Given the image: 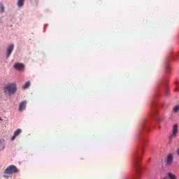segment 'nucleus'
Masks as SVG:
<instances>
[{
  "label": "nucleus",
  "mask_w": 179,
  "mask_h": 179,
  "mask_svg": "<svg viewBox=\"0 0 179 179\" xmlns=\"http://www.w3.org/2000/svg\"><path fill=\"white\" fill-rule=\"evenodd\" d=\"M3 177H4V178H7V179L9 178V176H8V175H4Z\"/></svg>",
  "instance_id": "obj_18"
},
{
  "label": "nucleus",
  "mask_w": 179,
  "mask_h": 179,
  "mask_svg": "<svg viewBox=\"0 0 179 179\" xmlns=\"http://www.w3.org/2000/svg\"><path fill=\"white\" fill-rule=\"evenodd\" d=\"M13 68L17 71H20V72H22V71H24V64L22 63H15L13 65Z\"/></svg>",
  "instance_id": "obj_7"
},
{
  "label": "nucleus",
  "mask_w": 179,
  "mask_h": 179,
  "mask_svg": "<svg viewBox=\"0 0 179 179\" xmlns=\"http://www.w3.org/2000/svg\"><path fill=\"white\" fill-rule=\"evenodd\" d=\"M5 149V141L0 140V150Z\"/></svg>",
  "instance_id": "obj_12"
},
{
  "label": "nucleus",
  "mask_w": 179,
  "mask_h": 179,
  "mask_svg": "<svg viewBox=\"0 0 179 179\" xmlns=\"http://www.w3.org/2000/svg\"><path fill=\"white\" fill-rule=\"evenodd\" d=\"M27 104V102L26 101H23L21 103H20V105H19L20 111H23V110H26Z\"/></svg>",
  "instance_id": "obj_8"
},
{
  "label": "nucleus",
  "mask_w": 179,
  "mask_h": 179,
  "mask_svg": "<svg viewBox=\"0 0 179 179\" xmlns=\"http://www.w3.org/2000/svg\"><path fill=\"white\" fill-rule=\"evenodd\" d=\"M17 5L19 8H22L24 5V0H18Z\"/></svg>",
  "instance_id": "obj_11"
},
{
  "label": "nucleus",
  "mask_w": 179,
  "mask_h": 179,
  "mask_svg": "<svg viewBox=\"0 0 179 179\" xmlns=\"http://www.w3.org/2000/svg\"><path fill=\"white\" fill-rule=\"evenodd\" d=\"M169 79L164 78L157 85L155 90V94L154 95V98L151 103V108H152V114L151 117L154 120V121H158L159 122V110H157V103L156 100L160 96L159 94V90L161 92H164L166 96H169Z\"/></svg>",
  "instance_id": "obj_1"
},
{
  "label": "nucleus",
  "mask_w": 179,
  "mask_h": 179,
  "mask_svg": "<svg viewBox=\"0 0 179 179\" xmlns=\"http://www.w3.org/2000/svg\"><path fill=\"white\" fill-rule=\"evenodd\" d=\"M168 177L170 179H177V176H176V175L173 174L172 173H168Z\"/></svg>",
  "instance_id": "obj_14"
},
{
  "label": "nucleus",
  "mask_w": 179,
  "mask_h": 179,
  "mask_svg": "<svg viewBox=\"0 0 179 179\" xmlns=\"http://www.w3.org/2000/svg\"><path fill=\"white\" fill-rule=\"evenodd\" d=\"M14 49H15V45H13V43L10 44L7 47V51H6V57L7 58H9V57H10V55L13 52Z\"/></svg>",
  "instance_id": "obj_6"
},
{
  "label": "nucleus",
  "mask_w": 179,
  "mask_h": 179,
  "mask_svg": "<svg viewBox=\"0 0 179 179\" xmlns=\"http://www.w3.org/2000/svg\"><path fill=\"white\" fill-rule=\"evenodd\" d=\"M17 91V85H16V83H8L4 87V93L6 94H8V96H11V94H15Z\"/></svg>",
  "instance_id": "obj_2"
},
{
  "label": "nucleus",
  "mask_w": 179,
  "mask_h": 179,
  "mask_svg": "<svg viewBox=\"0 0 179 179\" xmlns=\"http://www.w3.org/2000/svg\"><path fill=\"white\" fill-rule=\"evenodd\" d=\"M20 134H22V129H17L14 132V134H13V137L11 138V141H15V139H16V137H17V136H19V135H20Z\"/></svg>",
  "instance_id": "obj_9"
},
{
  "label": "nucleus",
  "mask_w": 179,
  "mask_h": 179,
  "mask_svg": "<svg viewBox=\"0 0 179 179\" xmlns=\"http://www.w3.org/2000/svg\"><path fill=\"white\" fill-rule=\"evenodd\" d=\"M177 154H178V156H179V148H178V150H177Z\"/></svg>",
  "instance_id": "obj_19"
},
{
  "label": "nucleus",
  "mask_w": 179,
  "mask_h": 179,
  "mask_svg": "<svg viewBox=\"0 0 179 179\" xmlns=\"http://www.w3.org/2000/svg\"><path fill=\"white\" fill-rule=\"evenodd\" d=\"M5 12V6L0 2V13H3Z\"/></svg>",
  "instance_id": "obj_13"
},
{
  "label": "nucleus",
  "mask_w": 179,
  "mask_h": 179,
  "mask_svg": "<svg viewBox=\"0 0 179 179\" xmlns=\"http://www.w3.org/2000/svg\"><path fill=\"white\" fill-rule=\"evenodd\" d=\"M173 163V154H169L166 158V164L170 165Z\"/></svg>",
  "instance_id": "obj_10"
},
{
  "label": "nucleus",
  "mask_w": 179,
  "mask_h": 179,
  "mask_svg": "<svg viewBox=\"0 0 179 179\" xmlns=\"http://www.w3.org/2000/svg\"><path fill=\"white\" fill-rule=\"evenodd\" d=\"M174 61V56H170L166 60V73L170 74V71H171V67L170 66V63Z\"/></svg>",
  "instance_id": "obj_4"
},
{
  "label": "nucleus",
  "mask_w": 179,
  "mask_h": 179,
  "mask_svg": "<svg viewBox=\"0 0 179 179\" xmlns=\"http://www.w3.org/2000/svg\"><path fill=\"white\" fill-rule=\"evenodd\" d=\"M178 134V124H175L173 126L172 134L170 136V141H171L172 138H176Z\"/></svg>",
  "instance_id": "obj_5"
},
{
  "label": "nucleus",
  "mask_w": 179,
  "mask_h": 179,
  "mask_svg": "<svg viewBox=\"0 0 179 179\" xmlns=\"http://www.w3.org/2000/svg\"><path fill=\"white\" fill-rule=\"evenodd\" d=\"M19 171V169H17V167L15 165L9 166L4 171V174H16Z\"/></svg>",
  "instance_id": "obj_3"
},
{
  "label": "nucleus",
  "mask_w": 179,
  "mask_h": 179,
  "mask_svg": "<svg viewBox=\"0 0 179 179\" xmlns=\"http://www.w3.org/2000/svg\"><path fill=\"white\" fill-rule=\"evenodd\" d=\"M164 107V103L162 105V108H163Z\"/></svg>",
  "instance_id": "obj_20"
},
{
  "label": "nucleus",
  "mask_w": 179,
  "mask_h": 179,
  "mask_svg": "<svg viewBox=\"0 0 179 179\" xmlns=\"http://www.w3.org/2000/svg\"><path fill=\"white\" fill-rule=\"evenodd\" d=\"M173 113H178L179 111V105H176V106H174L173 109Z\"/></svg>",
  "instance_id": "obj_16"
},
{
  "label": "nucleus",
  "mask_w": 179,
  "mask_h": 179,
  "mask_svg": "<svg viewBox=\"0 0 179 179\" xmlns=\"http://www.w3.org/2000/svg\"><path fill=\"white\" fill-rule=\"evenodd\" d=\"M28 87H30V81H27L22 87V89H28Z\"/></svg>",
  "instance_id": "obj_15"
},
{
  "label": "nucleus",
  "mask_w": 179,
  "mask_h": 179,
  "mask_svg": "<svg viewBox=\"0 0 179 179\" xmlns=\"http://www.w3.org/2000/svg\"><path fill=\"white\" fill-rule=\"evenodd\" d=\"M175 84L176 85V92H178V86H179L178 82H176Z\"/></svg>",
  "instance_id": "obj_17"
}]
</instances>
